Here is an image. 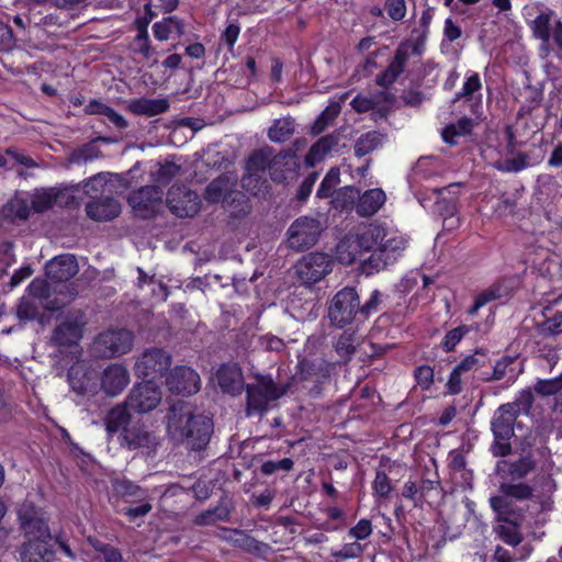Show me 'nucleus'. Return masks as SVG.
I'll use <instances>...</instances> for the list:
<instances>
[{"label": "nucleus", "mask_w": 562, "mask_h": 562, "mask_svg": "<svg viewBox=\"0 0 562 562\" xmlns=\"http://www.w3.org/2000/svg\"><path fill=\"white\" fill-rule=\"evenodd\" d=\"M384 294L375 289L368 300L361 303L356 286H344L337 291L328 303L327 316L331 326L342 329L349 325L364 324L373 314L381 311Z\"/></svg>", "instance_id": "f257e3e1"}, {"label": "nucleus", "mask_w": 562, "mask_h": 562, "mask_svg": "<svg viewBox=\"0 0 562 562\" xmlns=\"http://www.w3.org/2000/svg\"><path fill=\"white\" fill-rule=\"evenodd\" d=\"M435 15V9L427 7L422 12L419 27L412 31L411 38L402 41L386 68L375 77V85L387 88L394 85L405 71L411 56H423L426 50V42L429 35L430 23Z\"/></svg>", "instance_id": "f03ea898"}, {"label": "nucleus", "mask_w": 562, "mask_h": 562, "mask_svg": "<svg viewBox=\"0 0 562 562\" xmlns=\"http://www.w3.org/2000/svg\"><path fill=\"white\" fill-rule=\"evenodd\" d=\"M168 431L193 451L205 449L214 430L212 418L193 414L187 404L173 405L168 415Z\"/></svg>", "instance_id": "7ed1b4c3"}, {"label": "nucleus", "mask_w": 562, "mask_h": 562, "mask_svg": "<svg viewBox=\"0 0 562 562\" xmlns=\"http://www.w3.org/2000/svg\"><path fill=\"white\" fill-rule=\"evenodd\" d=\"M21 527L27 538L21 550L22 562H54L53 536L48 525L42 518L23 515Z\"/></svg>", "instance_id": "20e7f679"}, {"label": "nucleus", "mask_w": 562, "mask_h": 562, "mask_svg": "<svg viewBox=\"0 0 562 562\" xmlns=\"http://www.w3.org/2000/svg\"><path fill=\"white\" fill-rule=\"evenodd\" d=\"M247 417L262 416L269 408V403L278 401L288 392V385H279L270 374H258L255 383L245 385Z\"/></svg>", "instance_id": "39448f33"}, {"label": "nucleus", "mask_w": 562, "mask_h": 562, "mask_svg": "<svg viewBox=\"0 0 562 562\" xmlns=\"http://www.w3.org/2000/svg\"><path fill=\"white\" fill-rule=\"evenodd\" d=\"M517 417L512 405L502 404L495 411L491 420L493 441L490 451L493 457L505 458L512 454L510 439L515 435L514 425Z\"/></svg>", "instance_id": "423d86ee"}, {"label": "nucleus", "mask_w": 562, "mask_h": 562, "mask_svg": "<svg viewBox=\"0 0 562 562\" xmlns=\"http://www.w3.org/2000/svg\"><path fill=\"white\" fill-rule=\"evenodd\" d=\"M86 325L87 319L82 311L69 312L53 329L52 344L58 348L78 346L83 337Z\"/></svg>", "instance_id": "0eeeda50"}, {"label": "nucleus", "mask_w": 562, "mask_h": 562, "mask_svg": "<svg viewBox=\"0 0 562 562\" xmlns=\"http://www.w3.org/2000/svg\"><path fill=\"white\" fill-rule=\"evenodd\" d=\"M164 191L159 186H144L130 193L127 202L135 215L143 220L155 218L162 206Z\"/></svg>", "instance_id": "6e6552de"}, {"label": "nucleus", "mask_w": 562, "mask_h": 562, "mask_svg": "<svg viewBox=\"0 0 562 562\" xmlns=\"http://www.w3.org/2000/svg\"><path fill=\"white\" fill-rule=\"evenodd\" d=\"M134 337L127 329H109L99 334L93 346L102 358H114L127 353L133 346Z\"/></svg>", "instance_id": "1a4fd4ad"}, {"label": "nucleus", "mask_w": 562, "mask_h": 562, "mask_svg": "<svg viewBox=\"0 0 562 562\" xmlns=\"http://www.w3.org/2000/svg\"><path fill=\"white\" fill-rule=\"evenodd\" d=\"M319 235V221L313 217L301 216L288 229L289 246L296 251H303L314 246Z\"/></svg>", "instance_id": "9d476101"}, {"label": "nucleus", "mask_w": 562, "mask_h": 562, "mask_svg": "<svg viewBox=\"0 0 562 562\" xmlns=\"http://www.w3.org/2000/svg\"><path fill=\"white\" fill-rule=\"evenodd\" d=\"M171 366V357L160 348H151L143 352L135 363V371L145 381L161 379Z\"/></svg>", "instance_id": "9b49d317"}, {"label": "nucleus", "mask_w": 562, "mask_h": 562, "mask_svg": "<svg viewBox=\"0 0 562 562\" xmlns=\"http://www.w3.org/2000/svg\"><path fill=\"white\" fill-rule=\"evenodd\" d=\"M167 206L177 217H193L201 207V201L195 191L184 186H171L167 192Z\"/></svg>", "instance_id": "f8f14e48"}, {"label": "nucleus", "mask_w": 562, "mask_h": 562, "mask_svg": "<svg viewBox=\"0 0 562 562\" xmlns=\"http://www.w3.org/2000/svg\"><path fill=\"white\" fill-rule=\"evenodd\" d=\"M331 269V258L325 252H310L296 265L299 279L310 285L319 282Z\"/></svg>", "instance_id": "ddd939ff"}, {"label": "nucleus", "mask_w": 562, "mask_h": 562, "mask_svg": "<svg viewBox=\"0 0 562 562\" xmlns=\"http://www.w3.org/2000/svg\"><path fill=\"white\" fill-rule=\"evenodd\" d=\"M161 401V391L157 382L144 381L133 386L126 403L131 411L138 414L155 409Z\"/></svg>", "instance_id": "4468645a"}, {"label": "nucleus", "mask_w": 562, "mask_h": 562, "mask_svg": "<svg viewBox=\"0 0 562 562\" xmlns=\"http://www.w3.org/2000/svg\"><path fill=\"white\" fill-rule=\"evenodd\" d=\"M222 532L221 538L224 541L246 553L263 559L272 553V548L268 543L257 540L246 530L223 528Z\"/></svg>", "instance_id": "2eb2a0df"}, {"label": "nucleus", "mask_w": 562, "mask_h": 562, "mask_svg": "<svg viewBox=\"0 0 562 562\" xmlns=\"http://www.w3.org/2000/svg\"><path fill=\"white\" fill-rule=\"evenodd\" d=\"M200 375L187 366H177L166 376V386L170 393L189 396L200 390Z\"/></svg>", "instance_id": "dca6fc26"}, {"label": "nucleus", "mask_w": 562, "mask_h": 562, "mask_svg": "<svg viewBox=\"0 0 562 562\" xmlns=\"http://www.w3.org/2000/svg\"><path fill=\"white\" fill-rule=\"evenodd\" d=\"M274 149L270 146H265L252 150L245 161L247 173L241 178L243 188L249 189L252 180L260 181L261 173L269 170L270 159Z\"/></svg>", "instance_id": "f3484780"}, {"label": "nucleus", "mask_w": 562, "mask_h": 562, "mask_svg": "<svg viewBox=\"0 0 562 562\" xmlns=\"http://www.w3.org/2000/svg\"><path fill=\"white\" fill-rule=\"evenodd\" d=\"M79 271L75 255L64 254L54 257L45 266V274L52 282L61 283L72 279Z\"/></svg>", "instance_id": "a211bd4d"}, {"label": "nucleus", "mask_w": 562, "mask_h": 562, "mask_svg": "<svg viewBox=\"0 0 562 562\" xmlns=\"http://www.w3.org/2000/svg\"><path fill=\"white\" fill-rule=\"evenodd\" d=\"M120 445L130 451L138 449L151 450L157 446L153 432L148 431L144 425L135 424L124 427L120 435Z\"/></svg>", "instance_id": "6ab92c4d"}, {"label": "nucleus", "mask_w": 562, "mask_h": 562, "mask_svg": "<svg viewBox=\"0 0 562 562\" xmlns=\"http://www.w3.org/2000/svg\"><path fill=\"white\" fill-rule=\"evenodd\" d=\"M403 249L404 243L402 239H386L385 237L382 248L375 254H371L370 257L363 261V265L367 268L380 271L385 269L387 265L393 263Z\"/></svg>", "instance_id": "aec40b11"}, {"label": "nucleus", "mask_w": 562, "mask_h": 562, "mask_svg": "<svg viewBox=\"0 0 562 562\" xmlns=\"http://www.w3.org/2000/svg\"><path fill=\"white\" fill-rule=\"evenodd\" d=\"M130 382L127 369L119 363L106 367L101 375V389L109 396H116L123 392Z\"/></svg>", "instance_id": "412c9836"}, {"label": "nucleus", "mask_w": 562, "mask_h": 562, "mask_svg": "<svg viewBox=\"0 0 562 562\" xmlns=\"http://www.w3.org/2000/svg\"><path fill=\"white\" fill-rule=\"evenodd\" d=\"M514 289L513 281L509 279L494 282L475 296L473 305L468 310V314L472 316L477 314L487 303L509 296Z\"/></svg>", "instance_id": "4be33fe9"}, {"label": "nucleus", "mask_w": 562, "mask_h": 562, "mask_svg": "<svg viewBox=\"0 0 562 562\" xmlns=\"http://www.w3.org/2000/svg\"><path fill=\"white\" fill-rule=\"evenodd\" d=\"M514 289L513 281L509 279L494 282L475 296L473 305L468 310V314L472 316L477 314L487 303L509 296Z\"/></svg>", "instance_id": "5701e85b"}, {"label": "nucleus", "mask_w": 562, "mask_h": 562, "mask_svg": "<svg viewBox=\"0 0 562 562\" xmlns=\"http://www.w3.org/2000/svg\"><path fill=\"white\" fill-rule=\"evenodd\" d=\"M69 385L79 395H92L97 392V376L92 371L81 366H72L67 372Z\"/></svg>", "instance_id": "b1692460"}, {"label": "nucleus", "mask_w": 562, "mask_h": 562, "mask_svg": "<svg viewBox=\"0 0 562 562\" xmlns=\"http://www.w3.org/2000/svg\"><path fill=\"white\" fill-rule=\"evenodd\" d=\"M216 378L224 393L238 395L245 387L241 370L236 363L222 364L216 372Z\"/></svg>", "instance_id": "393cba45"}, {"label": "nucleus", "mask_w": 562, "mask_h": 562, "mask_svg": "<svg viewBox=\"0 0 562 562\" xmlns=\"http://www.w3.org/2000/svg\"><path fill=\"white\" fill-rule=\"evenodd\" d=\"M87 215L98 222H109L121 213V204L113 196L92 200L86 205Z\"/></svg>", "instance_id": "a878e982"}, {"label": "nucleus", "mask_w": 562, "mask_h": 562, "mask_svg": "<svg viewBox=\"0 0 562 562\" xmlns=\"http://www.w3.org/2000/svg\"><path fill=\"white\" fill-rule=\"evenodd\" d=\"M491 508L497 514L498 520L508 522L513 527H519L524 520V509L519 508L514 501L505 496H492L490 498Z\"/></svg>", "instance_id": "bb28decb"}, {"label": "nucleus", "mask_w": 562, "mask_h": 562, "mask_svg": "<svg viewBox=\"0 0 562 562\" xmlns=\"http://www.w3.org/2000/svg\"><path fill=\"white\" fill-rule=\"evenodd\" d=\"M294 158L295 155L291 149L273 154L269 166L270 179L276 183L285 182L290 173L295 171Z\"/></svg>", "instance_id": "cd10ccee"}, {"label": "nucleus", "mask_w": 562, "mask_h": 562, "mask_svg": "<svg viewBox=\"0 0 562 562\" xmlns=\"http://www.w3.org/2000/svg\"><path fill=\"white\" fill-rule=\"evenodd\" d=\"M385 237V227L378 223H371L357 235V244L361 250L375 254L382 248Z\"/></svg>", "instance_id": "c85d7f7f"}, {"label": "nucleus", "mask_w": 562, "mask_h": 562, "mask_svg": "<svg viewBox=\"0 0 562 562\" xmlns=\"http://www.w3.org/2000/svg\"><path fill=\"white\" fill-rule=\"evenodd\" d=\"M385 200L386 195L382 189H369L358 198L357 214L362 217H370L381 209Z\"/></svg>", "instance_id": "c756f323"}, {"label": "nucleus", "mask_w": 562, "mask_h": 562, "mask_svg": "<svg viewBox=\"0 0 562 562\" xmlns=\"http://www.w3.org/2000/svg\"><path fill=\"white\" fill-rule=\"evenodd\" d=\"M169 101L167 99H149L140 97L131 100L128 110L136 115L156 116L169 110Z\"/></svg>", "instance_id": "7c9ffc66"}, {"label": "nucleus", "mask_w": 562, "mask_h": 562, "mask_svg": "<svg viewBox=\"0 0 562 562\" xmlns=\"http://www.w3.org/2000/svg\"><path fill=\"white\" fill-rule=\"evenodd\" d=\"M114 493L126 503L143 502L148 498L147 490L128 479H117L112 482Z\"/></svg>", "instance_id": "2f4dec72"}, {"label": "nucleus", "mask_w": 562, "mask_h": 562, "mask_svg": "<svg viewBox=\"0 0 562 562\" xmlns=\"http://www.w3.org/2000/svg\"><path fill=\"white\" fill-rule=\"evenodd\" d=\"M130 422V407L125 401L124 403L115 405L108 412L104 418L105 430L112 436L119 430L123 431L124 427H128Z\"/></svg>", "instance_id": "473e14b6"}, {"label": "nucleus", "mask_w": 562, "mask_h": 562, "mask_svg": "<svg viewBox=\"0 0 562 562\" xmlns=\"http://www.w3.org/2000/svg\"><path fill=\"white\" fill-rule=\"evenodd\" d=\"M504 471L513 480H522L533 470H536V459L532 452L521 454L517 460H504Z\"/></svg>", "instance_id": "72a5a7b5"}, {"label": "nucleus", "mask_w": 562, "mask_h": 562, "mask_svg": "<svg viewBox=\"0 0 562 562\" xmlns=\"http://www.w3.org/2000/svg\"><path fill=\"white\" fill-rule=\"evenodd\" d=\"M153 33L157 41H167L170 36L180 37L184 33V23L176 15H169L155 22Z\"/></svg>", "instance_id": "f704fd0d"}, {"label": "nucleus", "mask_w": 562, "mask_h": 562, "mask_svg": "<svg viewBox=\"0 0 562 562\" xmlns=\"http://www.w3.org/2000/svg\"><path fill=\"white\" fill-rule=\"evenodd\" d=\"M516 361V357L504 356L499 360L496 361L492 375L486 378V382L491 381H501L505 376H507L508 385H512L516 382L518 376L522 373L524 368L520 367L518 370L513 368V364Z\"/></svg>", "instance_id": "c9c22d12"}, {"label": "nucleus", "mask_w": 562, "mask_h": 562, "mask_svg": "<svg viewBox=\"0 0 562 562\" xmlns=\"http://www.w3.org/2000/svg\"><path fill=\"white\" fill-rule=\"evenodd\" d=\"M475 121L468 116L460 117L456 123L448 124L443 127L441 136L446 144L457 145V136H469L473 132Z\"/></svg>", "instance_id": "e433bc0d"}, {"label": "nucleus", "mask_w": 562, "mask_h": 562, "mask_svg": "<svg viewBox=\"0 0 562 562\" xmlns=\"http://www.w3.org/2000/svg\"><path fill=\"white\" fill-rule=\"evenodd\" d=\"M30 213L31 209L23 199L10 200L0 210L1 217L10 223H13L15 220H29Z\"/></svg>", "instance_id": "4c0bfd02"}, {"label": "nucleus", "mask_w": 562, "mask_h": 562, "mask_svg": "<svg viewBox=\"0 0 562 562\" xmlns=\"http://www.w3.org/2000/svg\"><path fill=\"white\" fill-rule=\"evenodd\" d=\"M295 132V123L292 117L274 120L268 130V137L273 143H285Z\"/></svg>", "instance_id": "58836bf2"}, {"label": "nucleus", "mask_w": 562, "mask_h": 562, "mask_svg": "<svg viewBox=\"0 0 562 562\" xmlns=\"http://www.w3.org/2000/svg\"><path fill=\"white\" fill-rule=\"evenodd\" d=\"M232 190H229L228 180L218 177L212 180L205 188L204 199L210 203L222 202L225 204V199L228 196Z\"/></svg>", "instance_id": "ea45409f"}, {"label": "nucleus", "mask_w": 562, "mask_h": 562, "mask_svg": "<svg viewBox=\"0 0 562 562\" xmlns=\"http://www.w3.org/2000/svg\"><path fill=\"white\" fill-rule=\"evenodd\" d=\"M224 207H226L231 215L235 218L247 215L250 212V205L247 196L237 190H232L225 199Z\"/></svg>", "instance_id": "a19ab883"}, {"label": "nucleus", "mask_w": 562, "mask_h": 562, "mask_svg": "<svg viewBox=\"0 0 562 562\" xmlns=\"http://www.w3.org/2000/svg\"><path fill=\"white\" fill-rule=\"evenodd\" d=\"M355 333L344 330L334 344V349L341 362L347 363L356 352Z\"/></svg>", "instance_id": "79ce46f5"}, {"label": "nucleus", "mask_w": 562, "mask_h": 562, "mask_svg": "<svg viewBox=\"0 0 562 562\" xmlns=\"http://www.w3.org/2000/svg\"><path fill=\"white\" fill-rule=\"evenodd\" d=\"M422 509L425 504L431 505L441 495V483L437 480L422 479L418 482Z\"/></svg>", "instance_id": "37998d69"}, {"label": "nucleus", "mask_w": 562, "mask_h": 562, "mask_svg": "<svg viewBox=\"0 0 562 562\" xmlns=\"http://www.w3.org/2000/svg\"><path fill=\"white\" fill-rule=\"evenodd\" d=\"M529 156L526 153L519 151L512 158L497 160L494 164L495 169L501 172L517 173L529 166Z\"/></svg>", "instance_id": "c03bdc74"}, {"label": "nucleus", "mask_w": 562, "mask_h": 562, "mask_svg": "<svg viewBox=\"0 0 562 562\" xmlns=\"http://www.w3.org/2000/svg\"><path fill=\"white\" fill-rule=\"evenodd\" d=\"M553 12H541L536 16L531 24V31L537 40L548 44L552 36L551 32V16Z\"/></svg>", "instance_id": "a18cd8bd"}, {"label": "nucleus", "mask_w": 562, "mask_h": 562, "mask_svg": "<svg viewBox=\"0 0 562 562\" xmlns=\"http://www.w3.org/2000/svg\"><path fill=\"white\" fill-rule=\"evenodd\" d=\"M532 487L527 483H502L499 485V496L507 499L526 501L532 496Z\"/></svg>", "instance_id": "49530a36"}, {"label": "nucleus", "mask_w": 562, "mask_h": 562, "mask_svg": "<svg viewBox=\"0 0 562 562\" xmlns=\"http://www.w3.org/2000/svg\"><path fill=\"white\" fill-rule=\"evenodd\" d=\"M482 89L481 77L477 72L468 71L465 80L460 91L456 93L453 102L464 99L465 101H472L473 94Z\"/></svg>", "instance_id": "de8ad7c7"}, {"label": "nucleus", "mask_w": 562, "mask_h": 562, "mask_svg": "<svg viewBox=\"0 0 562 562\" xmlns=\"http://www.w3.org/2000/svg\"><path fill=\"white\" fill-rule=\"evenodd\" d=\"M381 144L380 135L373 131L362 134L355 144V155L363 157L374 151Z\"/></svg>", "instance_id": "09e8293b"}, {"label": "nucleus", "mask_w": 562, "mask_h": 562, "mask_svg": "<svg viewBox=\"0 0 562 562\" xmlns=\"http://www.w3.org/2000/svg\"><path fill=\"white\" fill-rule=\"evenodd\" d=\"M338 137L334 134H328L321 137L315 144L312 145L307 158L313 157L317 160L323 159L338 145Z\"/></svg>", "instance_id": "8fccbe9b"}, {"label": "nucleus", "mask_w": 562, "mask_h": 562, "mask_svg": "<svg viewBox=\"0 0 562 562\" xmlns=\"http://www.w3.org/2000/svg\"><path fill=\"white\" fill-rule=\"evenodd\" d=\"M340 182V173L336 168H331L323 178L317 191L316 196L319 199L333 198L335 195L336 186Z\"/></svg>", "instance_id": "3c124183"}, {"label": "nucleus", "mask_w": 562, "mask_h": 562, "mask_svg": "<svg viewBox=\"0 0 562 562\" xmlns=\"http://www.w3.org/2000/svg\"><path fill=\"white\" fill-rule=\"evenodd\" d=\"M470 333L467 325L457 326L448 330L440 342V347L445 352L454 351L457 345Z\"/></svg>", "instance_id": "603ef678"}, {"label": "nucleus", "mask_w": 562, "mask_h": 562, "mask_svg": "<svg viewBox=\"0 0 562 562\" xmlns=\"http://www.w3.org/2000/svg\"><path fill=\"white\" fill-rule=\"evenodd\" d=\"M535 392L540 396H552L562 390V373L552 379H540L533 385Z\"/></svg>", "instance_id": "864d4df0"}, {"label": "nucleus", "mask_w": 562, "mask_h": 562, "mask_svg": "<svg viewBox=\"0 0 562 562\" xmlns=\"http://www.w3.org/2000/svg\"><path fill=\"white\" fill-rule=\"evenodd\" d=\"M358 190L353 187L346 186L344 188L338 189L333 196L331 203L335 209L347 210L350 209L355 199L358 195Z\"/></svg>", "instance_id": "5fc2aeb1"}, {"label": "nucleus", "mask_w": 562, "mask_h": 562, "mask_svg": "<svg viewBox=\"0 0 562 562\" xmlns=\"http://www.w3.org/2000/svg\"><path fill=\"white\" fill-rule=\"evenodd\" d=\"M366 546L358 542V540L345 543L341 549L331 552V557L336 562H341L350 559H358L364 552Z\"/></svg>", "instance_id": "6e6d98bb"}, {"label": "nucleus", "mask_w": 562, "mask_h": 562, "mask_svg": "<svg viewBox=\"0 0 562 562\" xmlns=\"http://www.w3.org/2000/svg\"><path fill=\"white\" fill-rule=\"evenodd\" d=\"M535 402V396L530 387L522 389L516 396L515 401L512 403H505V405H512L514 407V412L519 415V413L529 414Z\"/></svg>", "instance_id": "4d7b16f0"}, {"label": "nucleus", "mask_w": 562, "mask_h": 562, "mask_svg": "<svg viewBox=\"0 0 562 562\" xmlns=\"http://www.w3.org/2000/svg\"><path fill=\"white\" fill-rule=\"evenodd\" d=\"M538 333L543 336L562 334V312H557L552 316L538 324Z\"/></svg>", "instance_id": "13d9d810"}, {"label": "nucleus", "mask_w": 562, "mask_h": 562, "mask_svg": "<svg viewBox=\"0 0 562 562\" xmlns=\"http://www.w3.org/2000/svg\"><path fill=\"white\" fill-rule=\"evenodd\" d=\"M294 467V461L291 458H283L281 460H267L260 465V472L263 475H272L279 471L290 472Z\"/></svg>", "instance_id": "bf43d9fd"}, {"label": "nucleus", "mask_w": 562, "mask_h": 562, "mask_svg": "<svg viewBox=\"0 0 562 562\" xmlns=\"http://www.w3.org/2000/svg\"><path fill=\"white\" fill-rule=\"evenodd\" d=\"M372 490L373 494L379 498L385 499L390 496L392 492V484L390 477L384 471H376L375 477L372 482Z\"/></svg>", "instance_id": "052dcab7"}, {"label": "nucleus", "mask_w": 562, "mask_h": 562, "mask_svg": "<svg viewBox=\"0 0 562 562\" xmlns=\"http://www.w3.org/2000/svg\"><path fill=\"white\" fill-rule=\"evenodd\" d=\"M413 376L423 391H428L434 384V368L428 364L418 366L414 369Z\"/></svg>", "instance_id": "680f3d73"}, {"label": "nucleus", "mask_w": 562, "mask_h": 562, "mask_svg": "<svg viewBox=\"0 0 562 562\" xmlns=\"http://www.w3.org/2000/svg\"><path fill=\"white\" fill-rule=\"evenodd\" d=\"M26 291L30 296L40 300L41 302L52 296L50 285L45 279L35 278L27 285Z\"/></svg>", "instance_id": "e2e57ef3"}, {"label": "nucleus", "mask_w": 562, "mask_h": 562, "mask_svg": "<svg viewBox=\"0 0 562 562\" xmlns=\"http://www.w3.org/2000/svg\"><path fill=\"white\" fill-rule=\"evenodd\" d=\"M373 531L372 522L368 518H361L348 530V537L358 541L367 540Z\"/></svg>", "instance_id": "0e129e2a"}, {"label": "nucleus", "mask_w": 562, "mask_h": 562, "mask_svg": "<svg viewBox=\"0 0 562 562\" xmlns=\"http://www.w3.org/2000/svg\"><path fill=\"white\" fill-rule=\"evenodd\" d=\"M57 202V194H53L50 192H42L35 194L32 200V209L36 213H43L54 206Z\"/></svg>", "instance_id": "69168bd1"}, {"label": "nucleus", "mask_w": 562, "mask_h": 562, "mask_svg": "<svg viewBox=\"0 0 562 562\" xmlns=\"http://www.w3.org/2000/svg\"><path fill=\"white\" fill-rule=\"evenodd\" d=\"M228 518V512L226 509H209L204 513H201L195 517V524L199 526L212 525L216 520H226Z\"/></svg>", "instance_id": "338daca9"}, {"label": "nucleus", "mask_w": 562, "mask_h": 562, "mask_svg": "<svg viewBox=\"0 0 562 562\" xmlns=\"http://www.w3.org/2000/svg\"><path fill=\"white\" fill-rule=\"evenodd\" d=\"M384 8L393 21H402L406 15L405 0H385Z\"/></svg>", "instance_id": "774afa93"}]
</instances>
